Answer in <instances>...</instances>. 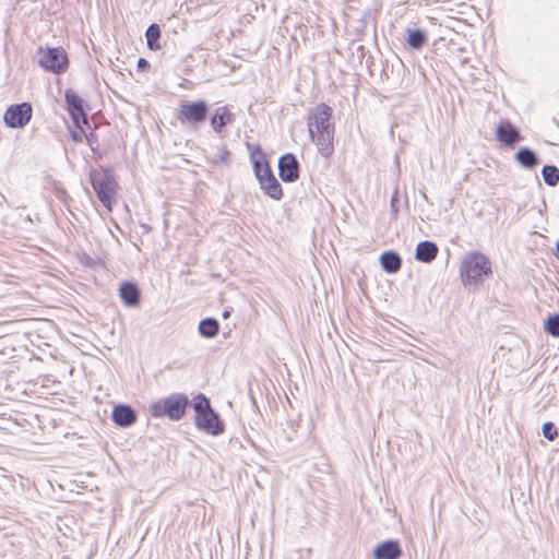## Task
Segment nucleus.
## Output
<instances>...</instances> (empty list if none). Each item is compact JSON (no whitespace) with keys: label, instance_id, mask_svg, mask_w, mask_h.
Instances as JSON below:
<instances>
[{"label":"nucleus","instance_id":"a878e982","mask_svg":"<svg viewBox=\"0 0 559 559\" xmlns=\"http://www.w3.org/2000/svg\"><path fill=\"white\" fill-rule=\"evenodd\" d=\"M542 432L545 439L554 441L558 437V429L552 421L544 423Z\"/></svg>","mask_w":559,"mask_h":559},{"label":"nucleus","instance_id":"bb28decb","mask_svg":"<svg viewBox=\"0 0 559 559\" xmlns=\"http://www.w3.org/2000/svg\"><path fill=\"white\" fill-rule=\"evenodd\" d=\"M215 160L226 166L230 164V152L228 151L226 145H222L218 148Z\"/></svg>","mask_w":559,"mask_h":559},{"label":"nucleus","instance_id":"a211bd4d","mask_svg":"<svg viewBox=\"0 0 559 559\" xmlns=\"http://www.w3.org/2000/svg\"><path fill=\"white\" fill-rule=\"evenodd\" d=\"M439 248L436 242L424 240L417 243L415 259L423 263H431L438 255Z\"/></svg>","mask_w":559,"mask_h":559},{"label":"nucleus","instance_id":"b1692460","mask_svg":"<svg viewBox=\"0 0 559 559\" xmlns=\"http://www.w3.org/2000/svg\"><path fill=\"white\" fill-rule=\"evenodd\" d=\"M544 182L549 187H556L559 183V169L555 165H545L542 168Z\"/></svg>","mask_w":559,"mask_h":559},{"label":"nucleus","instance_id":"c9c22d12","mask_svg":"<svg viewBox=\"0 0 559 559\" xmlns=\"http://www.w3.org/2000/svg\"><path fill=\"white\" fill-rule=\"evenodd\" d=\"M229 316H230V312H229L228 310H225V311L223 312V318H225V319H226V318H228Z\"/></svg>","mask_w":559,"mask_h":559},{"label":"nucleus","instance_id":"c85d7f7f","mask_svg":"<svg viewBox=\"0 0 559 559\" xmlns=\"http://www.w3.org/2000/svg\"><path fill=\"white\" fill-rule=\"evenodd\" d=\"M399 198H397V191L395 190L392 198H391V202H390V206H391V212L393 214L394 217H396L397 213H399Z\"/></svg>","mask_w":559,"mask_h":559},{"label":"nucleus","instance_id":"412c9836","mask_svg":"<svg viewBox=\"0 0 559 559\" xmlns=\"http://www.w3.org/2000/svg\"><path fill=\"white\" fill-rule=\"evenodd\" d=\"M406 43L415 50L421 49L427 44V33L420 28H407Z\"/></svg>","mask_w":559,"mask_h":559},{"label":"nucleus","instance_id":"9b49d317","mask_svg":"<svg viewBox=\"0 0 559 559\" xmlns=\"http://www.w3.org/2000/svg\"><path fill=\"white\" fill-rule=\"evenodd\" d=\"M300 164L293 153H286L278 158V176L282 181L292 183L299 179Z\"/></svg>","mask_w":559,"mask_h":559},{"label":"nucleus","instance_id":"39448f33","mask_svg":"<svg viewBox=\"0 0 559 559\" xmlns=\"http://www.w3.org/2000/svg\"><path fill=\"white\" fill-rule=\"evenodd\" d=\"M90 182L100 203L108 211H111L117 188L114 170L110 168L92 169L90 171Z\"/></svg>","mask_w":559,"mask_h":559},{"label":"nucleus","instance_id":"0eeeda50","mask_svg":"<svg viewBox=\"0 0 559 559\" xmlns=\"http://www.w3.org/2000/svg\"><path fill=\"white\" fill-rule=\"evenodd\" d=\"M66 109L76 128L86 126L91 129V123L87 115L88 106L84 103L81 96L73 90L67 88L64 91Z\"/></svg>","mask_w":559,"mask_h":559},{"label":"nucleus","instance_id":"f257e3e1","mask_svg":"<svg viewBox=\"0 0 559 559\" xmlns=\"http://www.w3.org/2000/svg\"><path fill=\"white\" fill-rule=\"evenodd\" d=\"M333 109L325 103L311 108L307 116L309 136L317 144L319 153L328 158L334 152L335 127L331 121Z\"/></svg>","mask_w":559,"mask_h":559},{"label":"nucleus","instance_id":"cd10ccee","mask_svg":"<svg viewBox=\"0 0 559 559\" xmlns=\"http://www.w3.org/2000/svg\"><path fill=\"white\" fill-rule=\"evenodd\" d=\"M84 136L91 150L93 152H97L99 148V141L97 134L93 131H90L88 133H85Z\"/></svg>","mask_w":559,"mask_h":559},{"label":"nucleus","instance_id":"5701e85b","mask_svg":"<svg viewBox=\"0 0 559 559\" xmlns=\"http://www.w3.org/2000/svg\"><path fill=\"white\" fill-rule=\"evenodd\" d=\"M146 45L151 50L160 49V27L156 23H152L145 31Z\"/></svg>","mask_w":559,"mask_h":559},{"label":"nucleus","instance_id":"c756f323","mask_svg":"<svg viewBox=\"0 0 559 559\" xmlns=\"http://www.w3.org/2000/svg\"><path fill=\"white\" fill-rule=\"evenodd\" d=\"M78 129H79V131H73V132L71 133V139H72L75 143L82 142L83 135L85 134L84 129H83V126H81V128H78Z\"/></svg>","mask_w":559,"mask_h":559},{"label":"nucleus","instance_id":"f03ea898","mask_svg":"<svg viewBox=\"0 0 559 559\" xmlns=\"http://www.w3.org/2000/svg\"><path fill=\"white\" fill-rule=\"evenodd\" d=\"M492 275L490 259L480 251L465 253L460 264V276L465 286L477 285Z\"/></svg>","mask_w":559,"mask_h":559},{"label":"nucleus","instance_id":"2f4dec72","mask_svg":"<svg viewBox=\"0 0 559 559\" xmlns=\"http://www.w3.org/2000/svg\"><path fill=\"white\" fill-rule=\"evenodd\" d=\"M357 52H358V58L360 59V62H362V59L365 58V55H366V49L362 45H359L357 47Z\"/></svg>","mask_w":559,"mask_h":559},{"label":"nucleus","instance_id":"6e6552de","mask_svg":"<svg viewBox=\"0 0 559 559\" xmlns=\"http://www.w3.org/2000/svg\"><path fill=\"white\" fill-rule=\"evenodd\" d=\"M39 66L53 74L64 73L69 67L66 50L61 47L47 48L39 59Z\"/></svg>","mask_w":559,"mask_h":559},{"label":"nucleus","instance_id":"4be33fe9","mask_svg":"<svg viewBox=\"0 0 559 559\" xmlns=\"http://www.w3.org/2000/svg\"><path fill=\"white\" fill-rule=\"evenodd\" d=\"M198 331L202 337L213 338L219 332V323L214 318H205L199 322Z\"/></svg>","mask_w":559,"mask_h":559},{"label":"nucleus","instance_id":"393cba45","mask_svg":"<svg viewBox=\"0 0 559 559\" xmlns=\"http://www.w3.org/2000/svg\"><path fill=\"white\" fill-rule=\"evenodd\" d=\"M544 331L552 337H559V313H550L544 320Z\"/></svg>","mask_w":559,"mask_h":559},{"label":"nucleus","instance_id":"dca6fc26","mask_svg":"<svg viewBox=\"0 0 559 559\" xmlns=\"http://www.w3.org/2000/svg\"><path fill=\"white\" fill-rule=\"evenodd\" d=\"M403 551L399 540L388 539L373 549L374 559H400Z\"/></svg>","mask_w":559,"mask_h":559},{"label":"nucleus","instance_id":"2eb2a0df","mask_svg":"<svg viewBox=\"0 0 559 559\" xmlns=\"http://www.w3.org/2000/svg\"><path fill=\"white\" fill-rule=\"evenodd\" d=\"M235 119V115L230 111L229 107L225 105L216 108L210 119V124L213 131L219 134L226 126L234 123Z\"/></svg>","mask_w":559,"mask_h":559},{"label":"nucleus","instance_id":"72a5a7b5","mask_svg":"<svg viewBox=\"0 0 559 559\" xmlns=\"http://www.w3.org/2000/svg\"><path fill=\"white\" fill-rule=\"evenodd\" d=\"M373 61H372V57L371 56H368L367 60H366V67L371 71V66H372Z\"/></svg>","mask_w":559,"mask_h":559},{"label":"nucleus","instance_id":"1a4fd4ad","mask_svg":"<svg viewBox=\"0 0 559 559\" xmlns=\"http://www.w3.org/2000/svg\"><path fill=\"white\" fill-rule=\"evenodd\" d=\"M33 108L29 103L23 102L14 104L7 108L3 120L12 129L24 128L32 119Z\"/></svg>","mask_w":559,"mask_h":559},{"label":"nucleus","instance_id":"4468645a","mask_svg":"<svg viewBox=\"0 0 559 559\" xmlns=\"http://www.w3.org/2000/svg\"><path fill=\"white\" fill-rule=\"evenodd\" d=\"M119 297L124 306L135 308L141 302V290L136 283L124 281L120 284Z\"/></svg>","mask_w":559,"mask_h":559},{"label":"nucleus","instance_id":"9d476101","mask_svg":"<svg viewBox=\"0 0 559 559\" xmlns=\"http://www.w3.org/2000/svg\"><path fill=\"white\" fill-rule=\"evenodd\" d=\"M497 141L507 148H513L523 140L520 130L508 119L501 120L496 127Z\"/></svg>","mask_w":559,"mask_h":559},{"label":"nucleus","instance_id":"f704fd0d","mask_svg":"<svg viewBox=\"0 0 559 559\" xmlns=\"http://www.w3.org/2000/svg\"><path fill=\"white\" fill-rule=\"evenodd\" d=\"M556 257L559 259V240L556 243Z\"/></svg>","mask_w":559,"mask_h":559},{"label":"nucleus","instance_id":"ddd939ff","mask_svg":"<svg viewBox=\"0 0 559 559\" xmlns=\"http://www.w3.org/2000/svg\"><path fill=\"white\" fill-rule=\"evenodd\" d=\"M138 414L135 409L128 404L115 405L111 412V420L121 428H129L135 424Z\"/></svg>","mask_w":559,"mask_h":559},{"label":"nucleus","instance_id":"473e14b6","mask_svg":"<svg viewBox=\"0 0 559 559\" xmlns=\"http://www.w3.org/2000/svg\"><path fill=\"white\" fill-rule=\"evenodd\" d=\"M140 227L142 228L143 234H148L152 230V227L146 223H142Z\"/></svg>","mask_w":559,"mask_h":559},{"label":"nucleus","instance_id":"423d86ee","mask_svg":"<svg viewBox=\"0 0 559 559\" xmlns=\"http://www.w3.org/2000/svg\"><path fill=\"white\" fill-rule=\"evenodd\" d=\"M209 111L210 106L203 99L193 102L183 100L179 105L177 119L182 124L198 126L206 120Z\"/></svg>","mask_w":559,"mask_h":559},{"label":"nucleus","instance_id":"7c9ffc66","mask_svg":"<svg viewBox=\"0 0 559 559\" xmlns=\"http://www.w3.org/2000/svg\"><path fill=\"white\" fill-rule=\"evenodd\" d=\"M136 68L139 71H147L151 68V64L146 59L139 58Z\"/></svg>","mask_w":559,"mask_h":559},{"label":"nucleus","instance_id":"aec40b11","mask_svg":"<svg viewBox=\"0 0 559 559\" xmlns=\"http://www.w3.org/2000/svg\"><path fill=\"white\" fill-rule=\"evenodd\" d=\"M379 262L381 269L388 274H395L402 267L401 255L393 250L384 251L380 254Z\"/></svg>","mask_w":559,"mask_h":559},{"label":"nucleus","instance_id":"f8f14e48","mask_svg":"<svg viewBox=\"0 0 559 559\" xmlns=\"http://www.w3.org/2000/svg\"><path fill=\"white\" fill-rule=\"evenodd\" d=\"M250 160L258 181L273 174L266 155L259 144L254 145L250 151Z\"/></svg>","mask_w":559,"mask_h":559},{"label":"nucleus","instance_id":"6ab92c4d","mask_svg":"<svg viewBox=\"0 0 559 559\" xmlns=\"http://www.w3.org/2000/svg\"><path fill=\"white\" fill-rule=\"evenodd\" d=\"M260 189L264 192L269 198L280 201L283 198V188L280 181L276 179L274 174L262 178L258 181Z\"/></svg>","mask_w":559,"mask_h":559},{"label":"nucleus","instance_id":"f3484780","mask_svg":"<svg viewBox=\"0 0 559 559\" xmlns=\"http://www.w3.org/2000/svg\"><path fill=\"white\" fill-rule=\"evenodd\" d=\"M514 160L524 169L532 170L540 163L538 154L526 146H522L514 154Z\"/></svg>","mask_w":559,"mask_h":559},{"label":"nucleus","instance_id":"7ed1b4c3","mask_svg":"<svg viewBox=\"0 0 559 559\" xmlns=\"http://www.w3.org/2000/svg\"><path fill=\"white\" fill-rule=\"evenodd\" d=\"M192 407L194 409L195 427L210 436H219L225 431V425L219 414L212 407L210 399L199 393L193 397Z\"/></svg>","mask_w":559,"mask_h":559},{"label":"nucleus","instance_id":"20e7f679","mask_svg":"<svg viewBox=\"0 0 559 559\" xmlns=\"http://www.w3.org/2000/svg\"><path fill=\"white\" fill-rule=\"evenodd\" d=\"M190 406V400L183 393H171L151 404L148 412L154 418L182 419Z\"/></svg>","mask_w":559,"mask_h":559}]
</instances>
